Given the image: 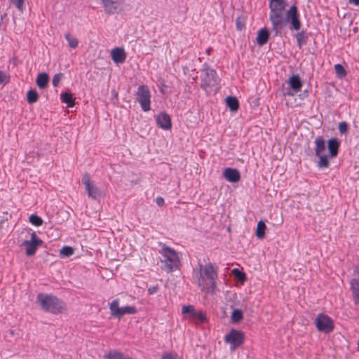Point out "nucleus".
Returning <instances> with one entry per match:
<instances>
[{
  "instance_id": "obj_1",
  "label": "nucleus",
  "mask_w": 359,
  "mask_h": 359,
  "mask_svg": "<svg viewBox=\"0 0 359 359\" xmlns=\"http://www.w3.org/2000/svg\"><path fill=\"white\" fill-rule=\"evenodd\" d=\"M200 268L202 271L198 278V285L201 287V291L211 294H216L218 266L212 263H208L203 266L200 265Z\"/></svg>"
},
{
  "instance_id": "obj_2",
  "label": "nucleus",
  "mask_w": 359,
  "mask_h": 359,
  "mask_svg": "<svg viewBox=\"0 0 359 359\" xmlns=\"http://www.w3.org/2000/svg\"><path fill=\"white\" fill-rule=\"evenodd\" d=\"M159 253L161 256V262L163 271L170 273L180 269L182 259L181 252L176 251L165 244L161 243Z\"/></svg>"
},
{
  "instance_id": "obj_3",
  "label": "nucleus",
  "mask_w": 359,
  "mask_h": 359,
  "mask_svg": "<svg viewBox=\"0 0 359 359\" xmlns=\"http://www.w3.org/2000/svg\"><path fill=\"white\" fill-rule=\"evenodd\" d=\"M36 303L43 311L53 315L61 314L67 311L66 303L52 294L39 293Z\"/></svg>"
},
{
  "instance_id": "obj_4",
  "label": "nucleus",
  "mask_w": 359,
  "mask_h": 359,
  "mask_svg": "<svg viewBox=\"0 0 359 359\" xmlns=\"http://www.w3.org/2000/svg\"><path fill=\"white\" fill-rule=\"evenodd\" d=\"M313 143L314 152L310 150L308 152V155H314L318 158V160L316 162V165L319 169L328 168L330 166L328 156L324 154L326 151L327 142L323 136L319 135L315 138Z\"/></svg>"
},
{
  "instance_id": "obj_5",
  "label": "nucleus",
  "mask_w": 359,
  "mask_h": 359,
  "mask_svg": "<svg viewBox=\"0 0 359 359\" xmlns=\"http://www.w3.org/2000/svg\"><path fill=\"white\" fill-rule=\"evenodd\" d=\"M151 95L148 86H139L135 93V100L143 111L147 112L151 109Z\"/></svg>"
},
{
  "instance_id": "obj_6",
  "label": "nucleus",
  "mask_w": 359,
  "mask_h": 359,
  "mask_svg": "<svg viewBox=\"0 0 359 359\" xmlns=\"http://www.w3.org/2000/svg\"><path fill=\"white\" fill-rule=\"evenodd\" d=\"M217 85H219V80L216 71L204 66L201 76V88L207 90L209 87H214Z\"/></svg>"
},
{
  "instance_id": "obj_7",
  "label": "nucleus",
  "mask_w": 359,
  "mask_h": 359,
  "mask_svg": "<svg viewBox=\"0 0 359 359\" xmlns=\"http://www.w3.org/2000/svg\"><path fill=\"white\" fill-rule=\"evenodd\" d=\"M244 333L236 329H231L224 337V342L230 344V351H233L244 342Z\"/></svg>"
},
{
  "instance_id": "obj_8",
  "label": "nucleus",
  "mask_w": 359,
  "mask_h": 359,
  "mask_svg": "<svg viewBox=\"0 0 359 359\" xmlns=\"http://www.w3.org/2000/svg\"><path fill=\"white\" fill-rule=\"evenodd\" d=\"M314 323L318 331L326 334L332 332L334 327L333 320L323 313L317 316Z\"/></svg>"
},
{
  "instance_id": "obj_9",
  "label": "nucleus",
  "mask_w": 359,
  "mask_h": 359,
  "mask_svg": "<svg viewBox=\"0 0 359 359\" xmlns=\"http://www.w3.org/2000/svg\"><path fill=\"white\" fill-rule=\"evenodd\" d=\"M109 309L111 315L118 319H120L122 316L126 314H135L137 311V309L133 306L118 307V299H114L110 303Z\"/></svg>"
},
{
  "instance_id": "obj_10",
  "label": "nucleus",
  "mask_w": 359,
  "mask_h": 359,
  "mask_svg": "<svg viewBox=\"0 0 359 359\" xmlns=\"http://www.w3.org/2000/svg\"><path fill=\"white\" fill-rule=\"evenodd\" d=\"M42 244L43 241L33 231L31 233V239L22 241L20 245L25 248L26 255L30 257L36 253L37 248Z\"/></svg>"
},
{
  "instance_id": "obj_11",
  "label": "nucleus",
  "mask_w": 359,
  "mask_h": 359,
  "mask_svg": "<svg viewBox=\"0 0 359 359\" xmlns=\"http://www.w3.org/2000/svg\"><path fill=\"white\" fill-rule=\"evenodd\" d=\"M287 5L285 0H270L271 18L273 22L283 17L285 8Z\"/></svg>"
},
{
  "instance_id": "obj_12",
  "label": "nucleus",
  "mask_w": 359,
  "mask_h": 359,
  "mask_svg": "<svg viewBox=\"0 0 359 359\" xmlns=\"http://www.w3.org/2000/svg\"><path fill=\"white\" fill-rule=\"evenodd\" d=\"M289 88L285 92V95L294 96L301 91L302 88V81L299 75H292L288 80Z\"/></svg>"
},
{
  "instance_id": "obj_13",
  "label": "nucleus",
  "mask_w": 359,
  "mask_h": 359,
  "mask_svg": "<svg viewBox=\"0 0 359 359\" xmlns=\"http://www.w3.org/2000/svg\"><path fill=\"white\" fill-rule=\"evenodd\" d=\"M82 182L85 186L86 191L89 198L97 199L100 196L99 189L94 185L89 176L85 174L82 177Z\"/></svg>"
},
{
  "instance_id": "obj_14",
  "label": "nucleus",
  "mask_w": 359,
  "mask_h": 359,
  "mask_svg": "<svg viewBox=\"0 0 359 359\" xmlns=\"http://www.w3.org/2000/svg\"><path fill=\"white\" fill-rule=\"evenodd\" d=\"M104 11L107 13L114 14L122 11L123 8V0H101Z\"/></svg>"
},
{
  "instance_id": "obj_15",
  "label": "nucleus",
  "mask_w": 359,
  "mask_h": 359,
  "mask_svg": "<svg viewBox=\"0 0 359 359\" xmlns=\"http://www.w3.org/2000/svg\"><path fill=\"white\" fill-rule=\"evenodd\" d=\"M156 124L162 129L168 130L172 127L171 118L165 111L161 112L156 116Z\"/></svg>"
},
{
  "instance_id": "obj_16",
  "label": "nucleus",
  "mask_w": 359,
  "mask_h": 359,
  "mask_svg": "<svg viewBox=\"0 0 359 359\" xmlns=\"http://www.w3.org/2000/svg\"><path fill=\"white\" fill-rule=\"evenodd\" d=\"M327 147L329 151L328 159L337 157L340 147L339 140L337 137H332L327 141Z\"/></svg>"
},
{
  "instance_id": "obj_17",
  "label": "nucleus",
  "mask_w": 359,
  "mask_h": 359,
  "mask_svg": "<svg viewBox=\"0 0 359 359\" xmlns=\"http://www.w3.org/2000/svg\"><path fill=\"white\" fill-rule=\"evenodd\" d=\"M223 176L228 182L231 183H236L241 180V174L236 168H225L223 172Z\"/></svg>"
},
{
  "instance_id": "obj_18",
  "label": "nucleus",
  "mask_w": 359,
  "mask_h": 359,
  "mask_svg": "<svg viewBox=\"0 0 359 359\" xmlns=\"http://www.w3.org/2000/svg\"><path fill=\"white\" fill-rule=\"evenodd\" d=\"M111 57L116 64H122L126 59V54L123 48H114L111 51Z\"/></svg>"
},
{
  "instance_id": "obj_19",
  "label": "nucleus",
  "mask_w": 359,
  "mask_h": 359,
  "mask_svg": "<svg viewBox=\"0 0 359 359\" xmlns=\"http://www.w3.org/2000/svg\"><path fill=\"white\" fill-rule=\"evenodd\" d=\"M283 22H299L297 14V10L295 6H292L285 13V15L283 18Z\"/></svg>"
},
{
  "instance_id": "obj_20",
  "label": "nucleus",
  "mask_w": 359,
  "mask_h": 359,
  "mask_svg": "<svg viewBox=\"0 0 359 359\" xmlns=\"http://www.w3.org/2000/svg\"><path fill=\"white\" fill-rule=\"evenodd\" d=\"M270 33L267 28L263 27L258 31L257 36L256 39L257 43L259 46H262L266 44L269 39Z\"/></svg>"
},
{
  "instance_id": "obj_21",
  "label": "nucleus",
  "mask_w": 359,
  "mask_h": 359,
  "mask_svg": "<svg viewBox=\"0 0 359 359\" xmlns=\"http://www.w3.org/2000/svg\"><path fill=\"white\" fill-rule=\"evenodd\" d=\"M48 82L49 76L45 72L39 74L36 79V83L41 89L45 88L48 86Z\"/></svg>"
},
{
  "instance_id": "obj_22",
  "label": "nucleus",
  "mask_w": 359,
  "mask_h": 359,
  "mask_svg": "<svg viewBox=\"0 0 359 359\" xmlns=\"http://www.w3.org/2000/svg\"><path fill=\"white\" fill-rule=\"evenodd\" d=\"M60 100L63 103H65L67 107H73L75 105V101L73 95L69 92H64L60 94Z\"/></svg>"
},
{
  "instance_id": "obj_23",
  "label": "nucleus",
  "mask_w": 359,
  "mask_h": 359,
  "mask_svg": "<svg viewBox=\"0 0 359 359\" xmlns=\"http://www.w3.org/2000/svg\"><path fill=\"white\" fill-rule=\"evenodd\" d=\"M294 36L297 39V43L299 48H302L306 43L309 38L307 33L304 30L297 33Z\"/></svg>"
},
{
  "instance_id": "obj_24",
  "label": "nucleus",
  "mask_w": 359,
  "mask_h": 359,
  "mask_svg": "<svg viewBox=\"0 0 359 359\" xmlns=\"http://www.w3.org/2000/svg\"><path fill=\"white\" fill-rule=\"evenodd\" d=\"M226 102L227 107L229 108L230 111H236L238 110L239 107V102L238 99L236 97L229 96L226 99Z\"/></svg>"
},
{
  "instance_id": "obj_25",
  "label": "nucleus",
  "mask_w": 359,
  "mask_h": 359,
  "mask_svg": "<svg viewBox=\"0 0 359 359\" xmlns=\"http://www.w3.org/2000/svg\"><path fill=\"white\" fill-rule=\"evenodd\" d=\"M266 226L264 221L260 220L258 222L256 229V236L259 239H262L265 236V230Z\"/></svg>"
},
{
  "instance_id": "obj_26",
  "label": "nucleus",
  "mask_w": 359,
  "mask_h": 359,
  "mask_svg": "<svg viewBox=\"0 0 359 359\" xmlns=\"http://www.w3.org/2000/svg\"><path fill=\"white\" fill-rule=\"evenodd\" d=\"M231 273L234 276V277L242 284H243L246 281V274L244 272L241 271L239 269H233Z\"/></svg>"
},
{
  "instance_id": "obj_27",
  "label": "nucleus",
  "mask_w": 359,
  "mask_h": 359,
  "mask_svg": "<svg viewBox=\"0 0 359 359\" xmlns=\"http://www.w3.org/2000/svg\"><path fill=\"white\" fill-rule=\"evenodd\" d=\"M243 318V313L240 309H234L231 316V322L233 323H236L240 322Z\"/></svg>"
},
{
  "instance_id": "obj_28",
  "label": "nucleus",
  "mask_w": 359,
  "mask_h": 359,
  "mask_svg": "<svg viewBox=\"0 0 359 359\" xmlns=\"http://www.w3.org/2000/svg\"><path fill=\"white\" fill-rule=\"evenodd\" d=\"M39 94L35 90H29L27 93V100L28 103L33 104L37 101Z\"/></svg>"
},
{
  "instance_id": "obj_29",
  "label": "nucleus",
  "mask_w": 359,
  "mask_h": 359,
  "mask_svg": "<svg viewBox=\"0 0 359 359\" xmlns=\"http://www.w3.org/2000/svg\"><path fill=\"white\" fill-rule=\"evenodd\" d=\"M124 355L116 350L110 351L108 353H107L104 356L106 359H123Z\"/></svg>"
},
{
  "instance_id": "obj_30",
  "label": "nucleus",
  "mask_w": 359,
  "mask_h": 359,
  "mask_svg": "<svg viewBox=\"0 0 359 359\" xmlns=\"http://www.w3.org/2000/svg\"><path fill=\"white\" fill-rule=\"evenodd\" d=\"M334 70L337 77L340 79L345 77L347 74L345 68L341 64H336L334 65Z\"/></svg>"
},
{
  "instance_id": "obj_31",
  "label": "nucleus",
  "mask_w": 359,
  "mask_h": 359,
  "mask_svg": "<svg viewBox=\"0 0 359 359\" xmlns=\"http://www.w3.org/2000/svg\"><path fill=\"white\" fill-rule=\"evenodd\" d=\"M29 222L35 226H40L43 224V219L38 215L32 214L29 218Z\"/></svg>"
},
{
  "instance_id": "obj_32",
  "label": "nucleus",
  "mask_w": 359,
  "mask_h": 359,
  "mask_svg": "<svg viewBox=\"0 0 359 359\" xmlns=\"http://www.w3.org/2000/svg\"><path fill=\"white\" fill-rule=\"evenodd\" d=\"M65 37L66 40L68 41L69 46L72 48H75L78 46V40L75 37L72 36L69 33H66L65 34Z\"/></svg>"
},
{
  "instance_id": "obj_33",
  "label": "nucleus",
  "mask_w": 359,
  "mask_h": 359,
  "mask_svg": "<svg viewBox=\"0 0 359 359\" xmlns=\"http://www.w3.org/2000/svg\"><path fill=\"white\" fill-rule=\"evenodd\" d=\"M60 254L62 257H68L74 254V249L70 246H64L60 251Z\"/></svg>"
},
{
  "instance_id": "obj_34",
  "label": "nucleus",
  "mask_w": 359,
  "mask_h": 359,
  "mask_svg": "<svg viewBox=\"0 0 359 359\" xmlns=\"http://www.w3.org/2000/svg\"><path fill=\"white\" fill-rule=\"evenodd\" d=\"M195 309L192 305L183 306L182 308V313L183 314H188L193 317L195 314Z\"/></svg>"
},
{
  "instance_id": "obj_35",
  "label": "nucleus",
  "mask_w": 359,
  "mask_h": 359,
  "mask_svg": "<svg viewBox=\"0 0 359 359\" xmlns=\"http://www.w3.org/2000/svg\"><path fill=\"white\" fill-rule=\"evenodd\" d=\"M11 4L14 5L20 12L25 9V0H8Z\"/></svg>"
},
{
  "instance_id": "obj_36",
  "label": "nucleus",
  "mask_w": 359,
  "mask_h": 359,
  "mask_svg": "<svg viewBox=\"0 0 359 359\" xmlns=\"http://www.w3.org/2000/svg\"><path fill=\"white\" fill-rule=\"evenodd\" d=\"M338 129L341 134H346L348 130V125L346 121H341L339 123Z\"/></svg>"
},
{
  "instance_id": "obj_37",
  "label": "nucleus",
  "mask_w": 359,
  "mask_h": 359,
  "mask_svg": "<svg viewBox=\"0 0 359 359\" xmlns=\"http://www.w3.org/2000/svg\"><path fill=\"white\" fill-rule=\"evenodd\" d=\"M63 76L64 75L62 73H58V74H56L54 75L53 80H52V83L54 87L58 86Z\"/></svg>"
},
{
  "instance_id": "obj_38",
  "label": "nucleus",
  "mask_w": 359,
  "mask_h": 359,
  "mask_svg": "<svg viewBox=\"0 0 359 359\" xmlns=\"http://www.w3.org/2000/svg\"><path fill=\"white\" fill-rule=\"evenodd\" d=\"M179 356L175 353L165 352L163 354L161 359H178Z\"/></svg>"
},
{
  "instance_id": "obj_39",
  "label": "nucleus",
  "mask_w": 359,
  "mask_h": 359,
  "mask_svg": "<svg viewBox=\"0 0 359 359\" xmlns=\"http://www.w3.org/2000/svg\"><path fill=\"white\" fill-rule=\"evenodd\" d=\"M194 318L198 320L201 323H203L206 320V316L203 312H195Z\"/></svg>"
},
{
  "instance_id": "obj_40",
  "label": "nucleus",
  "mask_w": 359,
  "mask_h": 359,
  "mask_svg": "<svg viewBox=\"0 0 359 359\" xmlns=\"http://www.w3.org/2000/svg\"><path fill=\"white\" fill-rule=\"evenodd\" d=\"M159 290V286L158 284L155 285L149 286L147 289L148 294L151 295L156 294Z\"/></svg>"
},
{
  "instance_id": "obj_41",
  "label": "nucleus",
  "mask_w": 359,
  "mask_h": 359,
  "mask_svg": "<svg viewBox=\"0 0 359 359\" xmlns=\"http://www.w3.org/2000/svg\"><path fill=\"white\" fill-rule=\"evenodd\" d=\"M156 204L159 206V207H161L164 205L165 203V201H164V199L163 198H162L161 196H158L156 198Z\"/></svg>"
},
{
  "instance_id": "obj_42",
  "label": "nucleus",
  "mask_w": 359,
  "mask_h": 359,
  "mask_svg": "<svg viewBox=\"0 0 359 359\" xmlns=\"http://www.w3.org/2000/svg\"><path fill=\"white\" fill-rule=\"evenodd\" d=\"M6 82V74L2 71H0V83Z\"/></svg>"
},
{
  "instance_id": "obj_43",
  "label": "nucleus",
  "mask_w": 359,
  "mask_h": 359,
  "mask_svg": "<svg viewBox=\"0 0 359 359\" xmlns=\"http://www.w3.org/2000/svg\"><path fill=\"white\" fill-rule=\"evenodd\" d=\"M290 30H299L301 29L302 24H290Z\"/></svg>"
},
{
  "instance_id": "obj_44",
  "label": "nucleus",
  "mask_w": 359,
  "mask_h": 359,
  "mask_svg": "<svg viewBox=\"0 0 359 359\" xmlns=\"http://www.w3.org/2000/svg\"><path fill=\"white\" fill-rule=\"evenodd\" d=\"M236 29L239 31H241L245 27V24H236Z\"/></svg>"
},
{
  "instance_id": "obj_45",
  "label": "nucleus",
  "mask_w": 359,
  "mask_h": 359,
  "mask_svg": "<svg viewBox=\"0 0 359 359\" xmlns=\"http://www.w3.org/2000/svg\"><path fill=\"white\" fill-rule=\"evenodd\" d=\"M354 273L355 275L359 276V264L355 266Z\"/></svg>"
},
{
  "instance_id": "obj_46",
  "label": "nucleus",
  "mask_w": 359,
  "mask_h": 359,
  "mask_svg": "<svg viewBox=\"0 0 359 359\" xmlns=\"http://www.w3.org/2000/svg\"><path fill=\"white\" fill-rule=\"evenodd\" d=\"M350 3L355 5V6H358L359 5V0H349Z\"/></svg>"
},
{
  "instance_id": "obj_47",
  "label": "nucleus",
  "mask_w": 359,
  "mask_h": 359,
  "mask_svg": "<svg viewBox=\"0 0 359 359\" xmlns=\"http://www.w3.org/2000/svg\"><path fill=\"white\" fill-rule=\"evenodd\" d=\"M212 48L211 47H209L207 50H206V53L210 55V53L212 52Z\"/></svg>"
},
{
  "instance_id": "obj_48",
  "label": "nucleus",
  "mask_w": 359,
  "mask_h": 359,
  "mask_svg": "<svg viewBox=\"0 0 359 359\" xmlns=\"http://www.w3.org/2000/svg\"><path fill=\"white\" fill-rule=\"evenodd\" d=\"M353 30L354 33H356V32H358V30H357V28H356V27H353Z\"/></svg>"
},
{
  "instance_id": "obj_49",
  "label": "nucleus",
  "mask_w": 359,
  "mask_h": 359,
  "mask_svg": "<svg viewBox=\"0 0 359 359\" xmlns=\"http://www.w3.org/2000/svg\"><path fill=\"white\" fill-rule=\"evenodd\" d=\"M123 359H133V358H130V357H125V356H124Z\"/></svg>"
},
{
  "instance_id": "obj_50",
  "label": "nucleus",
  "mask_w": 359,
  "mask_h": 359,
  "mask_svg": "<svg viewBox=\"0 0 359 359\" xmlns=\"http://www.w3.org/2000/svg\"><path fill=\"white\" fill-rule=\"evenodd\" d=\"M273 25L274 26H276V25H278V24L274 23V24H273Z\"/></svg>"
},
{
  "instance_id": "obj_51",
  "label": "nucleus",
  "mask_w": 359,
  "mask_h": 359,
  "mask_svg": "<svg viewBox=\"0 0 359 359\" xmlns=\"http://www.w3.org/2000/svg\"><path fill=\"white\" fill-rule=\"evenodd\" d=\"M358 348H359V341H358Z\"/></svg>"
}]
</instances>
